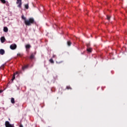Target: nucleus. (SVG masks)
Instances as JSON below:
<instances>
[{"mask_svg": "<svg viewBox=\"0 0 127 127\" xmlns=\"http://www.w3.org/2000/svg\"><path fill=\"white\" fill-rule=\"evenodd\" d=\"M24 23L26 25L30 26L32 24L35 23V21H34L33 18H30L28 20H25V21H24Z\"/></svg>", "mask_w": 127, "mask_h": 127, "instance_id": "nucleus-1", "label": "nucleus"}, {"mask_svg": "<svg viewBox=\"0 0 127 127\" xmlns=\"http://www.w3.org/2000/svg\"><path fill=\"white\" fill-rule=\"evenodd\" d=\"M2 92H3L2 90H0V94L1 93H2Z\"/></svg>", "mask_w": 127, "mask_h": 127, "instance_id": "nucleus-25", "label": "nucleus"}, {"mask_svg": "<svg viewBox=\"0 0 127 127\" xmlns=\"http://www.w3.org/2000/svg\"><path fill=\"white\" fill-rule=\"evenodd\" d=\"M3 31H4V32H7V31H8V29L7 28V27H4Z\"/></svg>", "mask_w": 127, "mask_h": 127, "instance_id": "nucleus-10", "label": "nucleus"}, {"mask_svg": "<svg viewBox=\"0 0 127 127\" xmlns=\"http://www.w3.org/2000/svg\"><path fill=\"white\" fill-rule=\"evenodd\" d=\"M4 53H5L4 50H3V49L0 50V54L1 55H3V54H4Z\"/></svg>", "mask_w": 127, "mask_h": 127, "instance_id": "nucleus-8", "label": "nucleus"}, {"mask_svg": "<svg viewBox=\"0 0 127 127\" xmlns=\"http://www.w3.org/2000/svg\"><path fill=\"white\" fill-rule=\"evenodd\" d=\"M17 74H18V72L14 73L13 76H12V78L11 79L12 81H13V80H14L15 79V75H17Z\"/></svg>", "mask_w": 127, "mask_h": 127, "instance_id": "nucleus-5", "label": "nucleus"}, {"mask_svg": "<svg viewBox=\"0 0 127 127\" xmlns=\"http://www.w3.org/2000/svg\"><path fill=\"white\" fill-rule=\"evenodd\" d=\"M11 103L12 104H15V101H14V98H11Z\"/></svg>", "mask_w": 127, "mask_h": 127, "instance_id": "nucleus-11", "label": "nucleus"}, {"mask_svg": "<svg viewBox=\"0 0 127 127\" xmlns=\"http://www.w3.org/2000/svg\"><path fill=\"white\" fill-rule=\"evenodd\" d=\"M16 4H18L17 7H19V8H21L22 5V0H16Z\"/></svg>", "mask_w": 127, "mask_h": 127, "instance_id": "nucleus-2", "label": "nucleus"}, {"mask_svg": "<svg viewBox=\"0 0 127 127\" xmlns=\"http://www.w3.org/2000/svg\"><path fill=\"white\" fill-rule=\"evenodd\" d=\"M17 56H19L20 57H21V54H20V53L17 54Z\"/></svg>", "mask_w": 127, "mask_h": 127, "instance_id": "nucleus-22", "label": "nucleus"}, {"mask_svg": "<svg viewBox=\"0 0 127 127\" xmlns=\"http://www.w3.org/2000/svg\"><path fill=\"white\" fill-rule=\"evenodd\" d=\"M66 89L67 90H71V89H72V88L70 86H66Z\"/></svg>", "mask_w": 127, "mask_h": 127, "instance_id": "nucleus-19", "label": "nucleus"}, {"mask_svg": "<svg viewBox=\"0 0 127 127\" xmlns=\"http://www.w3.org/2000/svg\"><path fill=\"white\" fill-rule=\"evenodd\" d=\"M57 63H62V62H59V63H58V62H57Z\"/></svg>", "mask_w": 127, "mask_h": 127, "instance_id": "nucleus-26", "label": "nucleus"}, {"mask_svg": "<svg viewBox=\"0 0 127 127\" xmlns=\"http://www.w3.org/2000/svg\"><path fill=\"white\" fill-rule=\"evenodd\" d=\"M29 65L27 64L26 65H25L24 66H22V70H24L25 69H27L28 67H29Z\"/></svg>", "mask_w": 127, "mask_h": 127, "instance_id": "nucleus-9", "label": "nucleus"}, {"mask_svg": "<svg viewBox=\"0 0 127 127\" xmlns=\"http://www.w3.org/2000/svg\"><path fill=\"white\" fill-rule=\"evenodd\" d=\"M90 44H87V45H86V46H87V48H90Z\"/></svg>", "mask_w": 127, "mask_h": 127, "instance_id": "nucleus-21", "label": "nucleus"}, {"mask_svg": "<svg viewBox=\"0 0 127 127\" xmlns=\"http://www.w3.org/2000/svg\"><path fill=\"white\" fill-rule=\"evenodd\" d=\"M0 41L1 43H3L5 41V38H4V37H1L0 38Z\"/></svg>", "mask_w": 127, "mask_h": 127, "instance_id": "nucleus-6", "label": "nucleus"}, {"mask_svg": "<svg viewBox=\"0 0 127 127\" xmlns=\"http://www.w3.org/2000/svg\"><path fill=\"white\" fill-rule=\"evenodd\" d=\"M30 59L32 60V59H34V55L33 54H32L30 57Z\"/></svg>", "mask_w": 127, "mask_h": 127, "instance_id": "nucleus-12", "label": "nucleus"}, {"mask_svg": "<svg viewBox=\"0 0 127 127\" xmlns=\"http://www.w3.org/2000/svg\"><path fill=\"white\" fill-rule=\"evenodd\" d=\"M19 127H23V126H22V125H20V126H19Z\"/></svg>", "mask_w": 127, "mask_h": 127, "instance_id": "nucleus-24", "label": "nucleus"}, {"mask_svg": "<svg viewBox=\"0 0 127 127\" xmlns=\"http://www.w3.org/2000/svg\"><path fill=\"white\" fill-rule=\"evenodd\" d=\"M16 47H17V46H16V44H12L10 46V48L12 50H14V49H16Z\"/></svg>", "mask_w": 127, "mask_h": 127, "instance_id": "nucleus-3", "label": "nucleus"}, {"mask_svg": "<svg viewBox=\"0 0 127 127\" xmlns=\"http://www.w3.org/2000/svg\"><path fill=\"white\" fill-rule=\"evenodd\" d=\"M67 45H68V46H71V42L68 41V42H67Z\"/></svg>", "mask_w": 127, "mask_h": 127, "instance_id": "nucleus-18", "label": "nucleus"}, {"mask_svg": "<svg viewBox=\"0 0 127 127\" xmlns=\"http://www.w3.org/2000/svg\"><path fill=\"white\" fill-rule=\"evenodd\" d=\"M53 58H56V55H53Z\"/></svg>", "mask_w": 127, "mask_h": 127, "instance_id": "nucleus-23", "label": "nucleus"}, {"mask_svg": "<svg viewBox=\"0 0 127 127\" xmlns=\"http://www.w3.org/2000/svg\"><path fill=\"white\" fill-rule=\"evenodd\" d=\"M107 18L108 20H110V19L111 18V17L109 15H107Z\"/></svg>", "mask_w": 127, "mask_h": 127, "instance_id": "nucleus-20", "label": "nucleus"}, {"mask_svg": "<svg viewBox=\"0 0 127 127\" xmlns=\"http://www.w3.org/2000/svg\"><path fill=\"white\" fill-rule=\"evenodd\" d=\"M5 127H11L12 125H11V124H9V122L6 121L5 122Z\"/></svg>", "mask_w": 127, "mask_h": 127, "instance_id": "nucleus-4", "label": "nucleus"}, {"mask_svg": "<svg viewBox=\"0 0 127 127\" xmlns=\"http://www.w3.org/2000/svg\"><path fill=\"white\" fill-rule=\"evenodd\" d=\"M2 66H4V64H3Z\"/></svg>", "mask_w": 127, "mask_h": 127, "instance_id": "nucleus-27", "label": "nucleus"}, {"mask_svg": "<svg viewBox=\"0 0 127 127\" xmlns=\"http://www.w3.org/2000/svg\"><path fill=\"white\" fill-rule=\"evenodd\" d=\"M29 7L28 4H25V8H26V9H28Z\"/></svg>", "mask_w": 127, "mask_h": 127, "instance_id": "nucleus-15", "label": "nucleus"}, {"mask_svg": "<svg viewBox=\"0 0 127 127\" xmlns=\"http://www.w3.org/2000/svg\"><path fill=\"white\" fill-rule=\"evenodd\" d=\"M92 50H93V49H92V48H87V52H89L90 53H91V52H92Z\"/></svg>", "mask_w": 127, "mask_h": 127, "instance_id": "nucleus-7", "label": "nucleus"}, {"mask_svg": "<svg viewBox=\"0 0 127 127\" xmlns=\"http://www.w3.org/2000/svg\"><path fill=\"white\" fill-rule=\"evenodd\" d=\"M50 63H52V64H54V61H53V59H51L49 60Z\"/></svg>", "mask_w": 127, "mask_h": 127, "instance_id": "nucleus-14", "label": "nucleus"}, {"mask_svg": "<svg viewBox=\"0 0 127 127\" xmlns=\"http://www.w3.org/2000/svg\"><path fill=\"white\" fill-rule=\"evenodd\" d=\"M26 49H28L29 48H30V47H31V46H30V45L29 44H28V45H26V46H25Z\"/></svg>", "mask_w": 127, "mask_h": 127, "instance_id": "nucleus-13", "label": "nucleus"}, {"mask_svg": "<svg viewBox=\"0 0 127 127\" xmlns=\"http://www.w3.org/2000/svg\"><path fill=\"white\" fill-rule=\"evenodd\" d=\"M1 2H2V3H5L6 1L5 0H0Z\"/></svg>", "mask_w": 127, "mask_h": 127, "instance_id": "nucleus-17", "label": "nucleus"}, {"mask_svg": "<svg viewBox=\"0 0 127 127\" xmlns=\"http://www.w3.org/2000/svg\"><path fill=\"white\" fill-rule=\"evenodd\" d=\"M22 19H23V20H24V21H25V20H26V18H25L24 17V16L22 15Z\"/></svg>", "mask_w": 127, "mask_h": 127, "instance_id": "nucleus-16", "label": "nucleus"}]
</instances>
